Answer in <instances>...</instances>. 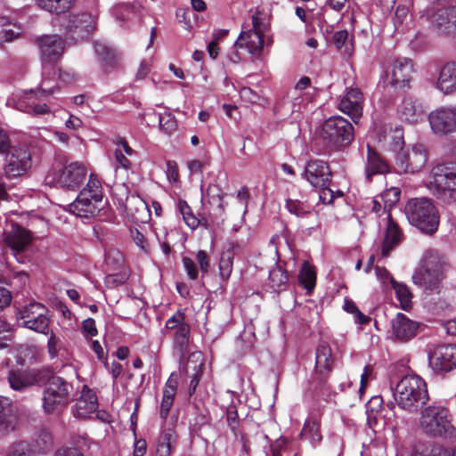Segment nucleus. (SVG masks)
<instances>
[{"label": "nucleus", "instance_id": "1", "mask_svg": "<svg viewBox=\"0 0 456 456\" xmlns=\"http://www.w3.org/2000/svg\"><path fill=\"white\" fill-rule=\"evenodd\" d=\"M273 42L268 15L264 12L256 11L251 16L250 26L243 25L234 43V48L236 51L244 49L251 56L259 57L264 47L272 45Z\"/></svg>", "mask_w": 456, "mask_h": 456}, {"label": "nucleus", "instance_id": "2", "mask_svg": "<svg viewBox=\"0 0 456 456\" xmlns=\"http://www.w3.org/2000/svg\"><path fill=\"white\" fill-rule=\"evenodd\" d=\"M419 425L423 432L428 436L456 440V428L451 424L448 410L436 403L428 404L423 402Z\"/></svg>", "mask_w": 456, "mask_h": 456}, {"label": "nucleus", "instance_id": "3", "mask_svg": "<svg viewBox=\"0 0 456 456\" xmlns=\"http://www.w3.org/2000/svg\"><path fill=\"white\" fill-rule=\"evenodd\" d=\"M102 208V184L95 175L90 174L86 186L69 205V210L79 217L89 218L96 216Z\"/></svg>", "mask_w": 456, "mask_h": 456}, {"label": "nucleus", "instance_id": "4", "mask_svg": "<svg viewBox=\"0 0 456 456\" xmlns=\"http://www.w3.org/2000/svg\"><path fill=\"white\" fill-rule=\"evenodd\" d=\"M405 215L411 224L426 233L437 230L439 216L435 206L426 198L410 200L405 206Z\"/></svg>", "mask_w": 456, "mask_h": 456}, {"label": "nucleus", "instance_id": "5", "mask_svg": "<svg viewBox=\"0 0 456 456\" xmlns=\"http://www.w3.org/2000/svg\"><path fill=\"white\" fill-rule=\"evenodd\" d=\"M420 16L426 18L440 33H456V1L454 0L433 2L420 12Z\"/></svg>", "mask_w": 456, "mask_h": 456}, {"label": "nucleus", "instance_id": "6", "mask_svg": "<svg viewBox=\"0 0 456 456\" xmlns=\"http://www.w3.org/2000/svg\"><path fill=\"white\" fill-rule=\"evenodd\" d=\"M434 193L444 200H454L456 193V163L438 165L432 170L429 182Z\"/></svg>", "mask_w": 456, "mask_h": 456}, {"label": "nucleus", "instance_id": "7", "mask_svg": "<svg viewBox=\"0 0 456 456\" xmlns=\"http://www.w3.org/2000/svg\"><path fill=\"white\" fill-rule=\"evenodd\" d=\"M320 136L332 146L347 144L354 138L353 126L340 116H332L322 123Z\"/></svg>", "mask_w": 456, "mask_h": 456}, {"label": "nucleus", "instance_id": "8", "mask_svg": "<svg viewBox=\"0 0 456 456\" xmlns=\"http://www.w3.org/2000/svg\"><path fill=\"white\" fill-rule=\"evenodd\" d=\"M17 321L22 328L45 335L49 332V311L40 303L31 302L25 305L17 314Z\"/></svg>", "mask_w": 456, "mask_h": 456}, {"label": "nucleus", "instance_id": "9", "mask_svg": "<svg viewBox=\"0 0 456 456\" xmlns=\"http://www.w3.org/2000/svg\"><path fill=\"white\" fill-rule=\"evenodd\" d=\"M442 268L438 257L432 252L425 254L420 266L412 275L413 282L431 292L439 289Z\"/></svg>", "mask_w": 456, "mask_h": 456}, {"label": "nucleus", "instance_id": "10", "mask_svg": "<svg viewBox=\"0 0 456 456\" xmlns=\"http://www.w3.org/2000/svg\"><path fill=\"white\" fill-rule=\"evenodd\" d=\"M428 159V152L422 144H412L399 151L395 157V167L398 173L414 174L420 171Z\"/></svg>", "mask_w": 456, "mask_h": 456}, {"label": "nucleus", "instance_id": "11", "mask_svg": "<svg viewBox=\"0 0 456 456\" xmlns=\"http://www.w3.org/2000/svg\"><path fill=\"white\" fill-rule=\"evenodd\" d=\"M412 71L413 65L410 59H395L384 70L379 83L384 88L388 86L403 88L408 85Z\"/></svg>", "mask_w": 456, "mask_h": 456}, {"label": "nucleus", "instance_id": "12", "mask_svg": "<svg viewBox=\"0 0 456 456\" xmlns=\"http://www.w3.org/2000/svg\"><path fill=\"white\" fill-rule=\"evenodd\" d=\"M43 98L34 90L29 92H16L7 98L5 105L9 108L16 109L24 113L32 115H45L52 112V108L48 103H38L37 100Z\"/></svg>", "mask_w": 456, "mask_h": 456}, {"label": "nucleus", "instance_id": "13", "mask_svg": "<svg viewBox=\"0 0 456 456\" xmlns=\"http://www.w3.org/2000/svg\"><path fill=\"white\" fill-rule=\"evenodd\" d=\"M392 391L394 399H429L426 382L416 375L403 377Z\"/></svg>", "mask_w": 456, "mask_h": 456}, {"label": "nucleus", "instance_id": "14", "mask_svg": "<svg viewBox=\"0 0 456 456\" xmlns=\"http://www.w3.org/2000/svg\"><path fill=\"white\" fill-rule=\"evenodd\" d=\"M430 128L436 134L445 135L456 131V107L443 106L428 115Z\"/></svg>", "mask_w": 456, "mask_h": 456}, {"label": "nucleus", "instance_id": "15", "mask_svg": "<svg viewBox=\"0 0 456 456\" xmlns=\"http://www.w3.org/2000/svg\"><path fill=\"white\" fill-rule=\"evenodd\" d=\"M95 28V17L86 12L69 15L65 25L68 37L74 42L86 38Z\"/></svg>", "mask_w": 456, "mask_h": 456}, {"label": "nucleus", "instance_id": "16", "mask_svg": "<svg viewBox=\"0 0 456 456\" xmlns=\"http://www.w3.org/2000/svg\"><path fill=\"white\" fill-rule=\"evenodd\" d=\"M31 167V157L28 149L15 148L6 154L4 176L11 180L24 175Z\"/></svg>", "mask_w": 456, "mask_h": 456}, {"label": "nucleus", "instance_id": "17", "mask_svg": "<svg viewBox=\"0 0 456 456\" xmlns=\"http://www.w3.org/2000/svg\"><path fill=\"white\" fill-rule=\"evenodd\" d=\"M4 243L9 247L13 256L19 263L24 262V256L21 254L31 242L30 233L21 226L12 224L10 229L4 232Z\"/></svg>", "mask_w": 456, "mask_h": 456}, {"label": "nucleus", "instance_id": "18", "mask_svg": "<svg viewBox=\"0 0 456 456\" xmlns=\"http://www.w3.org/2000/svg\"><path fill=\"white\" fill-rule=\"evenodd\" d=\"M302 176L313 187L318 188L330 185L331 172L325 161L312 159L306 163Z\"/></svg>", "mask_w": 456, "mask_h": 456}, {"label": "nucleus", "instance_id": "19", "mask_svg": "<svg viewBox=\"0 0 456 456\" xmlns=\"http://www.w3.org/2000/svg\"><path fill=\"white\" fill-rule=\"evenodd\" d=\"M430 367L435 371H450L456 366V346L444 345L436 347L428 356Z\"/></svg>", "mask_w": 456, "mask_h": 456}, {"label": "nucleus", "instance_id": "20", "mask_svg": "<svg viewBox=\"0 0 456 456\" xmlns=\"http://www.w3.org/2000/svg\"><path fill=\"white\" fill-rule=\"evenodd\" d=\"M87 175L86 166L77 161L64 166L58 175V183L69 190L77 189L85 181Z\"/></svg>", "mask_w": 456, "mask_h": 456}, {"label": "nucleus", "instance_id": "21", "mask_svg": "<svg viewBox=\"0 0 456 456\" xmlns=\"http://www.w3.org/2000/svg\"><path fill=\"white\" fill-rule=\"evenodd\" d=\"M363 96L358 88H349L342 96L338 109L356 123L362 115Z\"/></svg>", "mask_w": 456, "mask_h": 456}, {"label": "nucleus", "instance_id": "22", "mask_svg": "<svg viewBox=\"0 0 456 456\" xmlns=\"http://www.w3.org/2000/svg\"><path fill=\"white\" fill-rule=\"evenodd\" d=\"M44 64L56 61L64 51V43L56 35L43 36L38 40Z\"/></svg>", "mask_w": 456, "mask_h": 456}, {"label": "nucleus", "instance_id": "23", "mask_svg": "<svg viewBox=\"0 0 456 456\" xmlns=\"http://www.w3.org/2000/svg\"><path fill=\"white\" fill-rule=\"evenodd\" d=\"M383 221L385 222L386 228L381 247V255L382 256L387 257L402 241L403 232L397 223L392 218L390 213L387 214V216Z\"/></svg>", "mask_w": 456, "mask_h": 456}, {"label": "nucleus", "instance_id": "24", "mask_svg": "<svg viewBox=\"0 0 456 456\" xmlns=\"http://www.w3.org/2000/svg\"><path fill=\"white\" fill-rule=\"evenodd\" d=\"M419 323L411 320L405 314L398 313L392 321L393 336L395 339L406 342L415 337Z\"/></svg>", "mask_w": 456, "mask_h": 456}, {"label": "nucleus", "instance_id": "25", "mask_svg": "<svg viewBox=\"0 0 456 456\" xmlns=\"http://www.w3.org/2000/svg\"><path fill=\"white\" fill-rule=\"evenodd\" d=\"M37 371L32 370L11 369L8 372L10 387L14 391H23L37 380Z\"/></svg>", "mask_w": 456, "mask_h": 456}, {"label": "nucleus", "instance_id": "26", "mask_svg": "<svg viewBox=\"0 0 456 456\" xmlns=\"http://www.w3.org/2000/svg\"><path fill=\"white\" fill-rule=\"evenodd\" d=\"M436 86L444 94H452L456 93L455 61H449L442 66Z\"/></svg>", "mask_w": 456, "mask_h": 456}, {"label": "nucleus", "instance_id": "27", "mask_svg": "<svg viewBox=\"0 0 456 456\" xmlns=\"http://www.w3.org/2000/svg\"><path fill=\"white\" fill-rule=\"evenodd\" d=\"M97 409V401H77L73 413L77 418H96L102 422H110V414L105 411Z\"/></svg>", "mask_w": 456, "mask_h": 456}, {"label": "nucleus", "instance_id": "28", "mask_svg": "<svg viewBox=\"0 0 456 456\" xmlns=\"http://www.w3.org/2000/svg\"><path fill=\"white\" fill-rule=\"evenodd\" d=\"M72 390V386L59 376H51L45 387L43 399H64Z\"/></svg>", "mask_w": 456, "mask_h": 456}, {"label": "nucleus", "instance_id": "29", "mask_svg": "<svg viewBox=\"0 0 456 456\" xmlns=\"http://www.w3.org/2000/svg\"><path fill=\"white\" fill-rule=\"evenodd\" d=\"M390 171L389 165L380 155L369 145L367 147V159L365 164V174L368 180L374 175H384Z\"/></svg>", "mask_w": 456, "mask_h": 456}, {"label": "nucleus", "instance_id": "30", "mask_svg": "<svg viewBox=\"0 0 456 456\" xmlns=\"http://www.w3.org/2000/svg\"><path fill=\"white\" fill-rule=\"evenodd\" d=\"M397 113L402 121L414 124L421 118L422 109L413 98L407 97L398 106Z\"/></svg>", "mask_w": 456, "mask_h": 456}, {"label": "nucleus", "instance_id": "31", "mask_svg": "<svg viewBox=\"0 0 456 456\" xmlns=\"http://www.w3.org/2000/svg\"><path fill=\"white\" fill-rule=\"evenodd\" d=\"M293 105L300 106L304 102H309L316 94V88L311 86V79L308 77H301L296 84L293 91Z\"/></svg>", "mask_w": 456, "mask_h": 456}, {"label": "nucleus", "instance_id": "32", "mask_svg": "<svg viewBox=\"0 0 456 456\" xmlns=\"http://www.w3.org/2000/svg\"><path fill=\"white\" fill-rule=\"evenodd\" d=\"M44 69L41 82L38 87L33 90L42 97H48L59 92L61 85L56 82L57 72L54 69L48 71Z\"/></svg>", "mask_w": 456, "mask_h": 456}, {"label": "nucleus", "instance_id": "33", "mask_svg": "<svg viewBox=\"0 0 456 456\" xmlns=\"http://www.w3.org/2000/svg\"><path fill=\"white\" fill-rule=\"evenodd\" d=\"M75 3L76 0H35L38 8L56 15L69 12Z\"/></svg>", "mask_w": 456, "mask_h": 456}, {"label": "nucleus", "instance_id": "34", "mask_svg": "<svg viewBox=\"0 0 456 456\" xmlns=\"http://www.w3.org/2000/svg\"><path fill=\"white\" fill-rule=\"evenodd\" d=\"M126 208L127 212L136 219H143L150 216V208L147 203L138 195H129L126 200Z\"/></svg>", "mask_w": 456, "mask_h": 456}, {"label": "nucleus", "instance_id": "35", "mask_svg": "<svg viewBox=\"0 0 456 456\" xmlns=\"http://www.w3.org/2000/svg\"><path fill=\"white\" fill-rule=\"evenodd\" d=\"M299 284L310 294L316 284V269L308 261H304L298 273Z\"/></svg>", "mask_w": 456, "mask_h": 456}, {"label": "nucleus", "instance_id": "36", "mask_svg": "<svg viewBox=\"0 0 456 456\" xmlns=\"http://www.w3.org/2000/svg\"><path fill=\"white\" fill-rule=\"evenodd\" d=\"M432 442H417L413 445H402L397 449L396 456H432Z\"/></svg>", "mask_w": 456, "mask_h": 456}, {"label": "nucleus", "instance_id": "37", "mask_svg": "<svg viewBox=\"0 0 456 456\" xmlns=\"http://www.w3.org/2000/svg\"><path fill=\"white\" fill-rule=\"evenodd\" d=\"M234 256V246L233 244L229 243L223 249L218 263L219 274L222 279L227 280L231 276Z\"/></svg>", "mask_w": 456, "mask_h": 456}, {"label": "nucleus", "instance_id": "38", "mask_svg": "<svg viewBox=\"0 0 456 456\" xmlns=\"http://www.w3.org/2000/svg\"><path fill=\"white\" fill-rule=\"evenodd\" d=\"M332 353L327 344H321L316 349L315 364L317 370L322 374L330 372L332 366Z\"/></svg>", "mask_w": 456, "mask_h": 456}, {"label": "nucleus", "instance_id": "39", "mask_svg": "<svg viewBox=\"0 0 456 456\" xmlns=\"http://www.w3.org/2000/svg\"><path fill=\"white\" fill-rule=\"evenodd\" d=\"M2 403V401H0ZM17 415L11 406L4 407L0 403V434L6 435L15 429Z\"/></svg>", "mask_w": 456, "mask_h": 456}, {"label": "nucleus", "instance_id": "40", "mask_svg": "<svg viewBox=\"0 0 456 456\" xmlns=\"http://www.w3.org/2000/svg\"><path fill=\"white\" fill-rule=\"evenodd\" d=\"M20 27H10V20L6 17H0V45L10 43L21 35Z\"/></svg>", "mask_w": 456, "mask_h": 456}, {"label": "nucleus", "instance_id": "41", "mask_svg": "<svg viewBox=\"0 0 456 456\" xmlns=\"http://www.w3.org/2000/svg\"><path fill=\"white\" fill-rule=\"evenodd\" d=\"M11 353L14 355L17 365L24 367L27 364L31 363V358L34 357L36 348L28 346H17L12 347Z\"/></svg>", "mask_w": 456, "mask_h": 456}, {"label": "nucleus", "instance_id": "42", "mask_svg": "<svg viewBox=\"0 0 456 456\" xmlns=\"http://www.w3.org/2000/svg\"><path fill=\"white\" fill-rule=\"evenodd\" d=\"M176 208L189 228L194 230L199 226V219L193 214L191 208L185 200H179L176 204Z\"/></svg>", "mask_w": 456, "mask_h": 456}, {"label": "nucleus", "instance_id": "43", "mask_svg": "<svg viewBox=\"0 0 456 456\" xmlns=\"http://www.w3.org/2000/svg\"><path fill=\"white\" fill-rule=\"evenodd\" d=\"M269 281L271 287L275 290H282L286 288L289 281L288 273L281 266H276L269 273Z\"/></svg>", "mask_w": 456, "mask_h": 456}, {"label": "nucleus", "instance_id": "44", "mask_svg": "<svg viewBox=\"0 0 456 456\" xmlns=\"http://www.w3.org/2000/svg\"><path fill=\"white\" fill-rule=\"evenodd\" d=\"M383 140L387 142L391 150L396 153L404 149L403 132L399 126H396L393 131H390L387 135H384Z\"/></svg>", "mask_w": 456, "mask_h": 456}, {"label": "nucleus", "instance_id": "45", "mask_svg": "<svg viewBox=\"0 0 456 456\" xmlns=\"http://www.w3.org/2000/svg\"><path fill=\"white\" fill-rule=\"evenodd\" d=\"M190 327L188 324L180 326V329L174 331L173 340L174 346L179 351L180 354H183L188 343H189Z\"/></svg>", "mask_w": 456, "mask_h": 456}, {"label": "nucleus", "instance_id": "46", "mask_svg": "<svg viewBox=\"0 0 456 456\" xmlns=\"http://www.w3.org/2000/svg\"><path fill=\"white\" fill-rule=\"evenodd\" d=\"M380 197L384 203V213L387 216V213H390V208L395 206L399 201L401 197V190L398 187H390L389 189L384 191Z\"/></svg>", "mask_w": 456, "mask_h": 456}, {"label": "nucleus", "instance_id": "47", "mask_svg": "<svg viewBox=\"0 0 456 456\" xmlns=\"http://www.w3.org/2000/svg\"><path fill=\"white\" fill-rule=\"evenodd\" d=\"M391 288L394 289L402 308L406 310L410 306L412 297L409 288L405 284L397 281H395Z\"/></svg>", "mask_w": 456, "mask_h": 456}, {"label": "nucleus", "instance_id": "48", "mask_svg": "<svg viewBox=\"0 0 456 456\" xmlns=\"http://www.w3.org/2000/svg\"><path fill=\"white\" fill-rule=\"evenodd\" d=\"M286 208L288 211L297 217H304L310 213L311 208L305 202L297 200L288 199L286 200Z\"/></svg>", "mask_w": 456, "mask_h": 456}, {"label": "nucleus", "instance_id": "49", "mask_svg": "<svg viewBox=\"0 0 456 456\" xmlns=\"http://www.w3.org/2000/svg\"><path fill=\"white\" fill-rule=\"evenodd\" d=\"M343 309L354 315V322L360 325L368 323L370 321V318L365 314H363L357 305L351 300L346 299L344 302Z\"/></svg>", "mask_w": 456, "mask_h": 456}, {"label": "nucleus", "instance_id": "50", "mask_svg": "<svg viewBox=\"0 0 456 456\" xmlns=\"http://www.w3.org/2000/svg\"><path fill=\"white\" fill-rule=\"evenodd\" d=\"M120 146L122 147V149L118 148V149H116V151H115L116 161H115L114 167L116 169H118L119 167L126 169V168H128V167L130 165V161L123 154L122 151H124L125 153H126L127 155H130L132 153V149L128 146V144L125 141L121 142Z\"/></svg>", "mask_w": 456, "mask_h": 456}, {"label": "nucleus", "instance_id": "51", "mask_svg": "<svg viewBox=\"0 0 456 456\" xmlns=\"http://www.w3.org/2000/svg\"><path fill=\"white\" fill-rule=\"evenodd\" d=\"M159 125L160 129L164 131L167 134H173L177 127L175 118L169 112H164L163 114H159Z\"/></svg>", "mask_w": 456, "mask_h": 456}, {"label": "nucleus", "instance_id": "52", "mask_svg": "<svg viewBox=\"0 0 456 456\" xmlns=\"http://www.w3.org/2000/svg\"><path fill=\"white\" fill-rule=\"evenodd\" d=\"M105 263L114 270L120 269L124 263L122 253L119 250L114 248L107 250L105 252Z\"/></svg>", "mask_w": 456, "mask_h": 456}, {"label": "nucleus", "instance_id": "53", "mask_svg": "<svg viewBox=\"0 0 456 456\" xmlns=\"http://www.w3.org/2000/svg\"><path fill=\"white\" fill-rule=\"evenodd\" d=\"M113 15L119 21H125L134 15V6L128 4H119L114 6Z\"/></svg>", "mask_w": 456, "mask_h": 456}, {"label": "nucleus", "instance_id": "54", "mask_svg": "<svg viewBox=\"0 0 456 456\" xmlns=\"http://www.w3.org/2000/svg\"><path fill=\"white\" fill-rule=\"evenodd\" d=\"M187 323L185 322V315L183 312L178 310L175 314H174L170 318H168L165 324V329L168 330L175 331L180 329V326H184Z\"/></svg>", "mask_w": 456, "mask_h": 456}, {"label": "nucleus", "instance_id": "55", "mask_svg": "<svg viewBox=\"0 0 456 456\" xmlns=\"http://www.w3.org/2000/svg\"><path fill=\"white\" fill-rule=\"evenodd\" d=\"M178 377L172 373L166 382L162 399H174L176 394Z\"/></svg>", "mask_w": 456, "mask_h": 456}, {"label": "nucleus", "instance_id": "56", "mask_svg": "<svg viewBox=\"0 0 456 456\" xmlns=\"http://www.w3.org/2000/svg\"><path fill=\"white\" fill-rule=\"evenodd\" d=\"M272 456H294L289 449L288 442L284 438H280L272 445Z\"/></svg>", "mask_w": 456, "mask_h": 456}, {"label": "nucleus", "instance_id": "57", "mask_svg": "<svg viewBox=\"0 0 456 456\" xmlns=\"http://www.w3.org/2000/svg\"><path fill=\"white\" fill-rule=\"evenodd\" d=\"M43 408L46 414L59 415L66 408L64 401H43Z\"/></svg>", "mask_w": 456, "mask_h": 456}, {"label": "nucleus", "instance_id": "58", "mask_svg": "<svg viewBox=\"0 0 456 456\" xmlns=\"http://www.w3.org/2000/svg\"><path fill=\"white\" fill-rule=\"evenodd\" d=\"M302 433L305 436H309L313 441H320L322 437L319 431V425L311 419L305 421Z\"/></svg>", "mask_w": 456, "mask_h": 456}, {"label": "nucleus", "instance_id": "59", "mask_svg": "<svg viewBox=\"0 0 456 456\" xmlns=\"http://www.w3.org/2000/svg\"><path fill=\"white\" fill-rule=\"evenodd\" d=\"M321 190L319 199L323 204H331L336 196L341 197L343 192L340 191H334L329 185L318 187Z\"/></svg>", "mask_w": 456, "mask_h": 456}, {"label": "nucleus", "instance_id": "60", "mask_svg": "<svg viewBox=\"0 0 456 456\" xmlns=\"http://www.w3.org/2000/svg\"><path fill=\"white\" fill-rule=\"evenodd\" d=\"M127 275L126 273H110L104 279V283L108 288H116L126 282Z\"/></svg>", "mask_w": 456, "mask_h": 456}, {"label": "nucleus", "instance_id": "61", "mask_svg": "<svg viewBox=\"0 0 456 456\" xmlns=\"http://www.w3.org/2000/svg\"><path fill=\"white\" fill-rule=\"evenodd\" d=\"M8 456H31L28 444L26 442H18L12 445Z\"/></svg>", "mask_w": 456, "mask_h": 456}, {"label": "nucleus", "instance_id": "62", "mask_svg": "<svg viewBox=\"0 0 456 456\" xmlns=\"http://www.w3.org/2000/svg\"><path fill=\"white\" fill-rule=\"evenodd\" d=\"M409 18V11L405 6H398L395 12L394 25L395 29L402 28L403 22Z\"/></svg>", "mask_w": 456, "mask_h": 456}, {"label": "nucleus", "instance_id": "63", "mask_svg": "<svg viewBox=\"0 0 456 456\" xmlns=\"http://www.w3.org/2000/svg\"><path fill=\"white\" fill-rule=\"evenodd\" d=\"M375 273L377 279L386 288L391 287L392 284L395 281L386 268L377 266L375 268Z\"/></svg>", "mask_w": 456, "mask_h": 456}, {"label": "nucleus", "instance_id": "64", "mask_svg": "<svg viewBox=\"0 0 456 456\" xmlns=\"http://www.w3.org/2000/svg\"><path fill=\"white\" fill-rule=\"evenodd\" d=\"M171 433H165L162 436V441L159 443L157 448V456H168L171 452Z\"/></svg>", "mask_w": 456, "mask_h": 456}]
</instances>
